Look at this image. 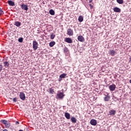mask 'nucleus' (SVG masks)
<instances>
[{"label":"nucleus","mask_w":131,"mask_h":131,"mask_svg":"<svg viewBox=\"0 0 131 131\" xmlns=\"http://www.w3.org/2000/svg\"><path fill=\"white\" fill-rule=\"evenodd\" d=\"M3 131H8V130H7V129H4Z\"/></svg>","instance_id":"38"},{"label":"nucleus","mask_w":131,"mask_h":131,"mask_svg":"<svg viewBox=\"0 0 131 131\" xmlns=\"http://www.w3.org/2000/svg\"><path fill=\"white\" fill-rule=\"evenodd\" d=\"M55 37H56V35H55V34L54 33H52L50 35L51 39H54V38H55Z\"/></svg>","instance_id":"24"},{"label":"nucleus","mask_w":131,"mask_h":131,"mask_svg":"<svg viewBox=\"0 0 131 131\" xmlns=\"http://www.w3.org/2000/svg\"><path fill=\"white\" fill-rule=\"evenodd\" d=\"M14 25L16 26V27H20V26H21V23L19 21H15Z\"/></svg>","instance_id":"18"},{"label":"nucleus","mask_w":131,"mask_h":131,"mask_svg":"<svg viewBox=\"0 0 131 131\" xmlns=\"http://www.w3.org/2000/svg\"><path fill=\"white\" fill-rule=\"evenodd\" d=\"M15 123H16V124H19V122L16 121V122H15Z\"/></svg>","instance_id":"37"},{"label":"nucleus","mask_w":131,"mask_h":131,"mask_svg":"<svg viewBox=\"0 0 131 131\" xmlns=\"http://www.w3.org/2000/svg\"><path fill=\"white\" fill-rule=\"evenodd\" d=\"M113 99L114 101H115V102H116V101H118V98H117V97H114Z\"/></svg>","instance_id":"30"},{"label":"nucleus","mask_w":131,"mask_h":131,"mask_svg":"<svg viewBox=\"0 0 131 131\" xmlns=\"http://www.w3.org/2000/svg\"><path fill=\"white\" fill-rule=\"evenodd\" d=\"M110 90L112 92H113V91H115V89H116V85L115 84H112L109 86Z\"/></svg>","instance_id":"6"},{"label":"nucleus","mask_w":131,"mask_h":131,"mask_svg":"<svg viewBox=\"0 0 131 131\" xmlns=\"http://www.w3.org/2000/svg\"><path fill=\"white\" fill-rule=\"evenodd\" d=\"M109 113L110 115H115L116 114V111L113 110H110Z\"/></svg>","instance_id":"15"},{"label":"nucleus","mask_w":131,"mask_h":131,"mask_svg":"<svg viewBox=\"0 0 131 131\" xmlns=\"http://www.w3.org/2000/svg\"><path fill=\"white\" fill-rule=\"evenodd\" d=\"M21 8L23 10H24V11H28V6L27 5L22 4Z\"/></svg>","instance_id":"8"},{"label":"nucleus","mask_w":131,"mask_h":131,"mask_svg":"<svg viewBox=\"0 0 131 131\" xmlns=\"http://www.w3.org/2000/svg\"><path fill=\"white\" fill-rule=\"evenodd\" d=\"M19 98L20 100H22V101H25V99H26V97L25 96V94L23 92H20L19 93Z\"/></svg>","instance_id":"3"},{"label":"nucleus","mask_w":131,"mask_h":131,"mask_svg":"<svg viewBox=\"0 0 131 131\" xmlns=\"http://www.w3.org/2000/svg\"><path fill=\"white\" fill-rule=\"evenodd\" d=\"M49 92L50 94H54V93H55V92L54 91V89H53V88H50L49 90Z\"/></svg>","instance_id":"25"},{"label":"nucleus","mask_w":131,"mask_h":131,"mask_svg":"<svg viewBox=\"0 0 131 131\" xmlns=\"http://www.w3.org/2000/svg\"><path fill=\"white\" fill-rule=\"evenodd\" d=\"M79 22H82L83 21V16L82 15H80L78 17Z\"/></svg>","instance_id":"19"},{"label":"nucleus","mask_w":131,"mask_h":131,"mask_svg":"<svg viewBox=\"0 0 131 131\" xmlns=\"http://www.w3.org/2000/svg\"><path fill=\"white\" fill-rule=\"evenodd\" d=\"M64 41L68 42V43H72L73 42L72 39L69 37H66L64 39Z\"/></svg>","instance_id":"7"},{"label":"nucleus","mask_w":131,"mask_h":131,"mask_svg":"<svg viewBox=\"0 0 131 131\" xmlns=\"http://www.w3.org/2000/svg\"><path fill=\"white\" fill-rule=\"evenodd\" d=\"M77 39L78 41H80V42H83L84 41V37L81 35L78 36Z\"/></svg>","instance_id":"5"},{"label":"nucleus","mask_w":131,"mask_h":131,"mask_svg":"<svg viewBox=\"0 0 131 131\" xmlns=\"http://www.w3.org/2000/svg\"><path fill=\"white\" fill-rule=\"evenodd\" d=\"M67 75V74L63 73L59 76V77L60 78H65V77H66Z\"/></svg>","instance_id":"21"},{"label":"nucleus","mask_w":131,"mask_h":131,"mask_svg":"<svg viewBox=\"0 0 131 131\" xmlns=\"http://www.w3.org/2000/svg\"><path fill=\"white\" fill-rule=\"evenodd\" d=\"M89 3H93V0H90Z\"/></svg>","instance_id":"36"},{"label":"nucleus","mask_w":131,"mask_h":131,"mask_svg":"<svg viewBox=\"0 0 131 131\" xmlns=\"http://www.w3.org/2000/svg\"><path fill=\"white\" fill-rule=\"evenodd\" d=\"M113 10L115 13H120V12H121V9L118 7H115Z\"/></svg>","instance_id":"9"},{"label":"nucleus","mask_w":131,"mask_h":131,"mask_svg":"<svg viewBox=\"0 0 131 131\" xmlns=\"http://www.w3.org/2000/svg\"><path fill=\"white\" fill-rule=\"evenodd\" d=\"M18 41H19V42H23V38L20 37L18 38Z\"/></svg>","instance_id":"29"},{"label":"nucleus","mask_w":131,"mask_h":131,"mask_svg":"<svg viewBox=\"0 0 131 131\" xmlns=\"http://www.w3.org/2000/svg\"><path fill=\"white\" fill-rule=\"evenodd\" d=\"M71 121L72 122V123H76L77 122V119L75 118L74 117H72L71 118Z\"/></svg>","instance_id":"13"},{"label":"nucleus","mask_w":131,"mask_h":131,"mask_svg":"<svg viewBox=\"0 0 131 131\" xmlns=\"http://www.w3.org/2000/svg\"><path fill=\"white\" fill-rule=\"evenodd\" d=\"M49 13L50 14V15H51L52 16H54V15H55V11H54V10L53 9H51L49 11Z\"/></svg>","instance_id":"20"},{"label":"nucleus","mask_w":131,"mask_h":131,"mask_svg":"<svg viewBox=\"0 0 131 131\" xmlns=\"http://www.w3.org/2000/svg\"><path fill=\"white\" fill-rule=\"evenodd\" d=\"M33 49L34 51L38 49V43L36 40L33 41Z\"/></svg>","instance_id":"2"},{"label":"nucleus","mask_w":131,"mask_h":131,"mask_svg":"<svg viewBox=\"0 0 131 131\" xmlns=\"http://www.w3.org/2000/svg\"><path fill=\"white\" fill-rule=\"evenodd\" d=\"M65 97V94H64V92H58L56 96V99L57 100H62Z\"/></svg>","instance_id":"1"},{"label":"nucleus","mask_w":131,"mask_h":131,"mask_svg":"<svg viewBox=\"0 0 131 131\" xmlns=\"http://www.w3.org/2000/svg\"><path fill=\"white\" fill-rule=\"evenodd\" d=\"M117 3L120 5H122L123 4V0H117Z\"/></svg>","instance_id":"26"},{"label":"nucleus","mask_w":131,"mask_h":131,"mask_svg":"<svg viewBox=\"0 0 131 131\" xmlns=\"http://www.w3.org/2000/svg\"><path fill=\"white\" fill-rule=\"evenodd\" d=\"M109 100H110V95L109 94H107L104 98V100L105 102H108Z\"/></svg>","instance_id":"11"},{"label":"nucleus","mask_w":131,"mask_h":131,"mask_svg":"<svg viewBox=\"0 0 131 131\" xmlns=\"http://www.w3.org/2000/svg\"><path fill=\"white\" fill-rule=\"evenodd\" d=\"M62 80V78L59 77V78L58 79V81H61Z\"/></svg>","instance_id":"35"},{"label":"nucleus","mask_w":131,"mask_h":131,"mask_svg":"<svg viewBox=\"0 0 131 131\" xmlns=\"http://www.w3.org/2000/svg\"><path fill=\"white\" fill-rule=\"evenodd\" d=\"M67 34L70 36H72V35H73V30L71 29H68L67 30Z\"/></svg>","instance_id":"4"},{"label":"nucleus","mask_w":131,"mask_h":131,"mask_svg":"<svg viewBox=\"0 0 131 131\" xmlns=\"http://www.w3.org/2000/svg\"><path fill=\"white\" fill-rule=\"evenodd\" d=\"M109 54L112 56H115V55H116V52L114 50H110Z\"/></svg>","instance_id":"16"},{"label":"nucleus","mask_w":131,"mask_h":131,"mask_svg":"<svg viewBox=\"0 0 131 131\" xmlns=\"http://www.w3.org/2000/svg\"><path fill=\"white\" fill-rule=\"evenodd\" d=\"M90 123L92 125H97V120L95 119H91L90 121Z\"/></svg>","instance_id":"10"},{"label":"nucleus","mask_w":131,"mask_h":131,"mask_svg":"<svg viewBox=\"0 0 131 131\" xmlns=\"http://www.w3.org/2000/svg\"><path fill=\"white\" fill-rule=\"evenodd\" d=\"M0 12L1 14H4V11H3V10H2V8H0Z\"/></svg>","instance_id":"33"},{"label":"nucleus","mask_w":131,"mask_h":131,"mask_svg":"<svg viewBox=\"0 0 131 131\" xmlns=\"http://www.w3.org/2000/svg\"><path fill=\"white\" fill-rule=\"evenodd\" d=\"M3 70V66L2 64H0V71H2Z\"/></svg>","instance_id":"34"},{"label":"nucleus","mask_w":131,"mask_h":131,"mask_svg":"<svg viewBox=\"0 0 131 131\" xmlns=\"http://www.w3.org/2000/svg\"><path fill=\"white\" fill-rule=\"evenodd\" d=\"M13 102H17L18 100L17 99V98H14L13 99Z\"/></svg>","instance_id":"31"},{"label":"nucleus","mask_w":131,"mask_h":131,"mask_svg":"<svg viewBox=\"0 0 131 131\" xmlns=\"http://www.w3.org/2000/svg\"><path fill=\"white\" fill-rule=\"evenodd\" d=\"M19 131H23V130H22V129H20Z\"/></svg>","instance_id":"40"},{"label":"nucleus","mask_w":131,"mask_h":131,"mask_svg":"<svg viewBox=\"0 0 131 131\" xmlns=\"http://www.w3.org/2000/svg\"><path fill=\"white\" fill-rule=\"evenodd\" d=\"M54 45H56V42L55 41H52L49 43V46L51 47V48H52Z\"/></svg>","instance_id":"22"},{"label":"nucleus","mask_w":131,"mask_h":131,"mask_svg":"<svg viewBox=\"0 0 131 131\" xmlns=\"http://www.w3.org/2000/svg\"><path fill=\"white\" fill-rule=\"evenodd\" d=\"M129 82L130 83H131V79L129 80Z\"/></svg>","instance_id":"39"},{"label":"nucleus","mask_w":131,"mask_h":131,"mask_svg":"<svg viewBox=\"0 0 131 131\" xmlns=\"http://www.w3.org/2000/svg\"><path fill=\"white\" fill-rule=\"evenodd\" d=\"M3 64H4V67H5V68H8V67H9V66H10V63L9 62V61H5L3 63Z\"/></svg>","instance_id":"14"},{"label":"nucleus","mask_w":131,"mask_h":131,"mask_svg":"<svg viewBox=\"0 0 131 131\" xmlns=\"http://www.w3.org/2000/svg\"><path fill=\"white\" fill-rule=\"evenodd\" d=\"M68 52H69V49H68L67 47H65L63 48V53H68Z\"/></svg>","instance_id":"23"},{"label":"nucleus","mask_w":131,"mask_h":131,"mask_svg":"<svg viewBox=\"0 0 131 131\" xmlns=\"http://www.w3.org/2000/svg\"><path fill=\"white\" fill-rule=\"evenodd\" d=\"M8 4L9 6L11 7H14V6H15V2L11 0L8 1Z\"/></svg>","instance_id":"12"},{"label":"nucleus","mask_w":131,"mask_h":131,"mask_svg":"<svg viewBox=\"0 0 131 131\" xmlns=\"http://www.w3.org/2000/svg\"><path fill=\"white\" fill-rule=\"evenodd\" d=\"M1 122L2 123H3V124H5V125H6L7 124V123L8 122V121L5 120H2Z\"/></svg>","instance_id":"27"},{"label":"nucleus","mask_w":131,"mask_h":131,"mask_svg":"<svg viewBox=\"0 0 131 131\" xmlns=\"http://www.w3.org/2000/svg\"><path fill=\"white\" fill-rule=\"evenodd\" d=\"M130 61H131V58H130V61H129L130 62Z\"/></svg>","instance_id":"41"},{"label":"nucleus","mask_w":131,"mask_h":131,"mask_svg":"<svg viewBox=\"0 0 131 131\" xmlns=\"http://www.w3.org/2000/svg\"><path fill=\"white\" fill-rule=\"evenodd\" d=\"M11 126V124L8 121L7 122L6 124L5 125L6 127L9 128V127Z\"/></svg>","instance_id":"28"},{"label":"nucleus","mask_w":131,"mask_h":131,"mask_svg":"<svg viewBox=\"0 0 131 131\" xmlns=\"http://www.w3.org/2000/svg\"><path fill=\"white\" fill-rule=\"evenodd\" d=\"M64 116L67 119H70V114L69 113H65Z\"/></svg>","instance_id":"17"},{"label":"nucleus","mask_w":131,"mask_h":131,"mask_svg":"<svg viewBox=\"0 0 131 131\" xmlns=\"http://www.w3.org/2000/svg\"><path fill=\"white\" fill-rule=\"evenodd\" d=\"M89 6H90L91 9H93V8H94V6L92 4H90L89 5Z\"/></svg>","instance_id":"32"}]
</instances>
